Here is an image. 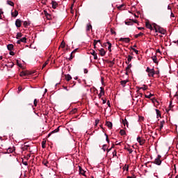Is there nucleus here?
Listing matches in <instances>:
<instances>
[{"mask_svg": "<svg viewBox=\"0 0 178 178\" xmlns=\"http://www.w3.org/2000/svg\"><path fill=\"white\" fill-rule=\"evenodd\" d=\"M147 73H148L149 77H154V75L155 74V71L154 69H150L149 67H147L146 69Z\"/></svg>", "mask_w": 178, "mask_h": 178, "instance_id": "obj_1", "label": "nucleus"}, {"mask_svg": "<svg viewBox=\"0 0 178 178\" xmlns=\"http://www.w3.org/2000/svg\"><path fill=\"white\" fill-rule=\"evenodd\" d=\"M161 158H162V156L161 155H158L157 158L155 159L153 163H155V165H158L159 166L162 163V161H161Z\"/></svg>", "mask_w": 178, "mask_h": 178, "instance_id": "obj_2", "label": "nucleus"}, {"mask_svg": "<svg viewBox=\"0 0 178 178\" xmlns=\"http://www.w3.org/2000/svg\"><path fill=\"white\" fill-rule=\"evenodd\" d=\"M137 141L139 143L140 145H143V144L145 143V139H141V137L138 136L137 138Z\"/></svg>", "mask_w": 178, "mask_h": 178, "instance_id": "obj_3", "label": "nucleus"}, {"mask_svg": "<svg viewBox=\"0 0 178 178\" xmlns=\"http://www.w3.org/2000/svg\"><path fill=\"white\" fill-rule=\"evenodd\" d=\"M15 26L19 29V27H22V21L19 19H17L15 21Z\"/></svg>", "mask_w": 178, "mask_h": 178, "instance_id": "obj_4", "label": "nucleus"}, {"mask_svg": "<svg viewBox=\"0 0 178 178\" xmlns=\"http://www.w3.org/2000/svg\"><path fill=\"white\" fill-rule=\"evenodd\" d=\"M159 27V33H160V34H166V30L163 29V28H161V26H158Z\"/></svg>", "mask_w": 178, "mask_h": 178, "instance_id": "obj_5", "label": "nucleus"}, {"mask_svg": "<svg viewBox=\"0 0 178 178\" xmlns=\"http://www.w3.org/2000/svg\"><path fill=\"white\" fill-rule=\"evenodd\" d=\"M99 54L101 55V56H105V55L106 54V51H105V49H104L102 48L99 49Z\"/></svg>", "mask_w": 178, "mask_h": 178, "instance_id": "obj_6", "label": "nucleus"}, {"mask_svg": "<svg viewBox=\"0 0 178 178\" xmlns=\"http://www.w3.org/2000/svg\"><path fill=\"white\" fill-rule=\"evenodd\" d=\"M105 95V91L104 90V87H101L100 88V93L98 95L99 98H101V97H102V95Z\"/></svg>", "mask_w": 178, "mask_h": 178, "instance_id": "obj_7", "label": "nucleus"}, {"mask_svg": "<svg viewBox=\"0 0 178 178\" xmlns=\"http://www.w3.org/2000/svg\"><path fill=\"white\" fill-rule=\"evenodd\" d=\"M119 41H124V42L129 43L130 42V38H121Z\"/></svg>", "mask_w": 178, "mask_h": 178, "instance_id": "obj_8", "label": "nucleus"}, {"mask_svg": "<svg viewBox=\"0 0 178 178\" xmlns=\"http://www.w3.org/2000/svg\"><path fill=\"white\" fill-rule=\"evenodd\" d=\"M122 124H124V126H127V127H129V122H127V120L126 118L122 120Z\"/></svg>", "mask_w": 178, "mask_h": 178, "instance_id": "obj_9", "label": "nucleus"}, {"mask_svg": "<svg viewBox=\"0 0 178 178\" xmlns=\"http://www.w3.org/2000/svg\"><path fill=\"white\" fill-rule=\"evenodd\" d=\"M51 5H52L53 9H56V8H58V3L55 1H51Z\"/></svg>", "mask_w": 178, "mask_h": 178, "instance_id": "obj_10", "label": "nucleus"}, {"mask_svg": "<svg viewBox=\"0 0 178 178\" xmlns=\"http://www.w3.org/2000/svg\"><path fill=\"white\" fill-rule=\"evenodd\" d=\"M91 55H92V56H94V59L95 60H97V59H98V56H97V53L94 51L92 50V52H90Z\"/></svg>", "mask_w": 178, "mask_h": 178, "instance_id": "obj_11", "label": "nucleus"}, {"mask_svg": "<svg viewBox=\"0 0 178 178\" xmlns=\"http://www.w3.org/2000/svg\"><path fill=\"white\" fill-rule=\"evenodd\" d=\"M106 125L107 126V127L111 130L112 129V126H113V124L111 122H109V121H107L106 122Z\"/></svg>", "mask_w": 178, "mask_h": 178, "instance_id": "obj_12", "label": "nucleus"}, {"mask_svg": "<svg viewBox=\"0 0 178 178\" xmlns=\"http://www.w3.org/2000/svg\"><path fill=\"white\" fill-rule=\"evenodd\" d=\"M145 26L147 29H149V30H154V28H152V25H151L149 22H146Z\"/></svg>", "mask_w": 178, "mask_h": 178, "instance_id": "obj_13", "label": "nucleus"}, {"mask_svg": "<svg viewBox=\"0 0 178 178\" xmlns=\"http://www.w3.org/2000/svg\"><path fill=\"white\" fill-rule=\"evenodd\" d=\"M127 83H129V81L127 80H124L120 81V84L121 86H122V87H126V84H127Z\"/></svg>", "mask_w": 178, "mask_h": 178, "instance_id": "obj_14", "label": "nucleus"}, {"mask_svg": "<svg viewBox=\"0 0 178 178\" xmlns=\"http://www.w3.org/2000/svg\"><path fill=\"white\" fill-rule=\"evenodd\" d=\"M151 59H152L154 63H158V58H156V56H152Z\"/></svg>", "mask_w": 178, "mask_h": 178, "instance_id": "obj_15", "label": "nucleus"}, {"mask_svg": "<svg viewBox=\"0 0 178 178\" xmlns=\"http://www.w3.org/2000/svg\"><path fill=\"white\" fill-rule=\"evenodd\" d=\"M14 48V46L13 44H9L7 45V49H8V51H12Z\"/></svg>", "mask_w": 178, "mask_h": 178, "instance_id": "obj_16", "label": "nucleus"}, {"mask_svg": "<svg viewBox=\"0 0 178 178\" xmlns=\"http://www.w3.org/2000/svg\"><path fill=\"white\" fill-rule=\"evenodd\" d=\"M44 15H45L46 19H47V20H51V15H49L45 10H44Z\"/></svg>", "mask_w": 178, "mask_h": 178, "instance_id": "obj_17", "label": "nucleus"}, {"mask_svg": "<svg viewBox=\"0 0 178 178\" xmlns=\"http://www.w3.org/2000/svg\"><path fill=\"white\" fill-rule=\"evenodd\" d=\"M107 44L108 45V50L109 51V52H112V43L110 42H107Z\"/></svg>", "mask_w": 178, "mask_h": 178, "instance_id": "obj_18", "label": "nucleus"}, {"mask_svg": "<svg viewBox=\"0 0 178 178\" xmlns=\"http://www.w3.org/2000/svg\"><path fill=\"white\" fill-rule=\"evenodd\" d=\"M163 124H165V120L161 121L160 122V128H159V131H161V130H162V129H163Z\"/></svg>", "mask_w": 178, "mask_h": 178, "instance_id": "obj_19", "label": "nucleus"}, {"mask_svg": "<svg viewBox=\"0 0 178 178\" xmlns=\"http://www.w3.org/2000/svg\"><path fill=\"white\" fill-rule=\"evenodd\" d=\"M65 80L67 81H70V80H72V76H70V74L65 75Z\"/></svg>", "mask_w": 178, "mask_h": 178, "instance_id": "obj_20", "label": "nucleus"}, {"mask_svg": "<svg viewBox=\"0 0 178 178\" xmlns=\"http://www.w3.org/2000/svg\"><path fill=\"white\" fill-rule=\"evenodd\" d=\"M11 15L13 17H17V15H19V12L15 10L14 13H11Z\"/></svg>", "mask_w": 178, "mask_h": 178, "instance_id": "obj_21", "label": "nucleus"}, {"mask_svg": "<svg viewBox=\"0 0 178 178\" xmlns=\"http://www.w3.org/2000/svg\"><path fill=\"white\" fill-rule=\"evenodd\" d=\"M109 67H113V65H115V59L113 60L109 61Z\"/></svg>", "mask_w": 178, "mask_h": 178, "instance_id": "obj_22", "label": "nucleus"}, {"mask_svg": "<svg viewBox=\"0 0 178 178\" xmlns=\"http://www.w3.org/2000/svg\"><path fill=\"white\" fill-rule=\"evenodd\" d=\"M22 37H23V34H22V33H18L16 35L17 40H20V38H22Z\"/></svg>", "mask_w": 178, "mask_h": 178, "instance_id": "obj_23", "label": "nucleus"}, {"mask_svg": "<svg viewBox=\"0 0 178 178\" xmlns=\"http://www.w3.org/2000/svg\"><path fill=\"white\" fill-rule=\"evenodd\" d=\"M27 74H29V73H27L26 72L22 71V72H20L19 76L21 77H23V76H27Z\"/></svg>", "mask_w": 178, "mask_h": 178, "instance_id": "obj_24", "label": "nucleus"}, {"mask_svg": "<svg viewBox=\"0 0 178 178\" xmlns=\"http://www.w3.org/2000/svg\"><path fill=\"white\" fill-rule=\"evenodd\" d=\"M156 118H161V111L158 109H156Z\"/></svg>", "mask_w": 178, "mask_h": 178, "instance_id": "obj_25", "label": "nucleus"}, {"mask_svg": "<svg viewBox=\"0 0 178 178\" xmlns=\"http://www.w3.org/2000/svg\"><path fill=\"white\" fill-rule=\"evenodd\" d=\"M7 3L10 6H15V3H13V1H7Z\"/></svg>", "mask_w": 178, "mask_h": 178, "instance_id": "obj_26", "label": "nucleus"}, {"mask_svg": "<svg viewBox=\"0 0 178 178\" xmlns=\"http://www.w3.org/2000/svg\"><path fill=\"white\" fill-rule=\"evenodd\" d=\"M79 173L81 175H83V176H84V174L86 173V172L84 171V170H83V168H81V167H79Z\"/></svg>", "mask_w": 178, "mask_h": 178, "instance_id": "obj_27", "label": "nucleus"}, {"mask_svg": "<svg viewBox=\"0 0 178 178\" xmlns=\"http://www.w3.org/2000/svg\"><path fill=\"white\" fill-rule=\"evenodd\" d=\"M120 134L121 136H126V131H124V129H121V130L120 131Z\"/></svg>", "mask_w": 178, "mask_h": 178, "instance_id": "obj_28", "label": "nucleus"}, {"mask_svg": "<svg viewBox=\"0 0 178 178\" xmlns=\"http://www.w3.org/2000/svg\"><path fill=\"white\" fill-rule=\"evenodd\" d=\"M60 127H58L57 129H54V131H52L51 132V134H54V133H58L59 132V129H60Z\"/></svg>", "mask_w": 178, "mask_h": 178, "instance_id": "obj_29", "label": "nucleus"}, {"mask_svg": "<svg viewBox=\"0 0 178 178\" xmlns=\"http://www.w3.org/2000/svg\"><path fill=\"white\" fill-rule=\"evenodd\" d=\"M20 41H21V42L26 43L27 42V38L26 37H24V38L20 39Z\"/></svg>", "mask_w": 178, "mask_h": 178, "instance_id": "obj_30", "label": "nucleus"}, {"mask_svg": "<svg viewBox=\"0 0 178 178\" xmlns=\"http://www.w3.org/2000/svg\"><path fill=\"white\" fill-rule=\"evenodd\" d=\"M91 29H92V26H91V24H88L86 27V31H90Z\"/></svg>", "mask_w": 178, "mask_h": 178, "instance_id": "obj_31", "label": "nucleus"}, {"mask_svg": "<svg viewBox=\"0 0 178 178\" xmlns=\"http://www.w3.org/2000/svg\"><path fill=\"white\" fill-rule=\"evenodd\" d=\"M65 45H66V43L65 42V41L63 40L60 45V48H65Z\"/></svg>", "mask_w": 178, "mask_h": 178, "instance_id": "obj_32", "label": "nucleus"}, {"mask_svg": "<svg viewBox=\"0 0 178 178\" xmlns=\"http://www.w3.org/2000/svg\"><path fill=\"white\" fill-rule=\"evenodd\" d=\"M148 87L146 85H143V87L139 88V90H143L145 91V90H147Z\"/></svg>", "mask_w": 178, "mask_h": 178, "instance_id": "obj_33", "label": "nucleus"}, {"mask_svg": "<svg viewBox=\"0 0 178 178\" xmlns=\"http://www.w3.org/2000/svg\"><path fill=\"white\" fill-rule=\"evenodd\" d=\"M93 41H94V42H93L94 49H97V44H98V42L97 40H94Z\"/></svg>", "mask_w": 178, "mask_h": 178, "instance_id": "obj_34", "label": "nucleus"}, {"mask_svg": "<svg viewBox=\"0 0 178 178\" xmlns=\"http://www.w3.org/2000/svg\"><path fill=\"white\" fill-rule=\"evenodd\" d=\"M143 35H144V33L140 32L138 34L135 35V38H137L138 37H141Z\"/></svg>", "mask_w": 178, "mask_h": 178, "instance_id": "obj_35", "label": "nucleus"}, {"mask_svg": "<svg viewBox=\"0 0 178 178\" xmlns=\"http://www.w3.org/2000/svg\"><path fill=\"white\" fill-rule=\"evenodd\" d=\"M169 108H170V109H166V112L168 113H169V111H170V109L172 108H173V106L172 105V101L170 102V104H169Z\"/></svg>", "mask_w": 178, "mask_h": 178, "instance_id": "obj_36", "label": "nucleus"}, {"mask_svg": "<svg viewBox=\"0 0 178 178\" xmlns=\"http://www.w3.org/2000/svg\"><path fill=\"white\" fill-rule=\"evenodd\" d=\"M154 30L156 33H159V27L154 24Z\"/></svg>", "mask_w": 178, "mask_h": 178, "instance_id": "obj_37", "label": "nucleus"}, {"mask_svg": "<svg viewBox=\"0 0 178 178\" xmlns=\"http://www.w3.org/2000/svg\"><path fill=\"white\" fill-rule=\"evenodd\" d=\"M124 149H127L129 152V154H131L133 152V149H130L129 147H124Z\"/></svg>", "mask_w": 178, "mask_h": 178, "instance_id": "obj_38", "label": "nucleus"}, {"mask_svg": "<svg viewBox=\"0 0 178 178\" xmlns=\"http://www.w3.org/2000/svg\"><path fill=\"white\" fill-rule=\"evenodd\" d=\"M123 8H124V4H122V5H120V6L118 7V9H119L120 10H123Z\"/></svg>", "mask_w": 178, "mask_h": 178, "instance_id": "obj_39", "label": "nucleus"}, {"mask_svg": "<svg viewBox=\"0 0 178 178\" xmlns=\"http://www.w3.org/2000/svg\"><path fill=\"white\" fill-rule=\"evenodd\" d=\"M134 23V21H131V22H125L126 24H128V26H131Z\"/></svg>", "mask_w": 178, "mask_h": 178, "instance_id": "obj_40", "label": "nucleus"}, {"mask_svg": "<svg viewBox=\"0 0 178 178\" xmlns=\"http://www.w3.org/2000/svg\"><path fill=\"white\" fill-rule=\"evenodd\" d=\"M42 163H43V165H44V166H48L49 162H48V161H47V160H44V161H42Z\"/></svg>", "mask_w": 178, "mask_h": 178, "instance_id": "obj_41", "label": "nucleus"}, {"mask_svg": "<svg viewBox=\"0 0 178 178\" xmlns=\"http://www.w3.org/2000/svg\"><path fill=\"white\" fill-rule=\"evenodd\" d=\"M145 98L149 99V98H151V97H154V94L150 93L149 95H145Z\"/></svg>", "mask_w": 178, "mask_h": 178, "instance_id": "obj_42", "label": "nucleus"}, {"mask_svg": "<svg viewBox=\"0 0 178 178\" xmlns=\"http://www.w3.org/2000/svg\"><path fill=\"white\" fill-rule=\"evenodd\" d=\"M37 104H38V100H37V99H35L33 101L34 106H37Z\"/></svg>", "mask_w": 178, "mask_h": 178, "instance_id": "obj_43", "label": "nucleus"}, {"mask_svg": "<svg viewBox=\"0 0 178 178\" xmlns=\"http://www.w3.org/2000/svg\"><path fill=\"white\" fill-rule=\"evenodd\" d=\"M131 59H133V56L129 55L127 58L128 62H131Z\"/></svg>", "mask_w": 178, "mask_h": 178, "instance_id": "obj_44", "label": "nucleus"}, {"mask_svg": "<svg viewBox=\"0 0 178 178\" xmlns=\"http://www.w3.org/2000/svg\"><path fill=\"white\" fill-rule=\"evenodd\" d=\"M102 149L105 152V151H106V149H107V145H104L103 147H102Z\"/></svg>", "mask_w": 178, "mask_h": 178, "instance_id": "obj_45", "label": "nucleus"}, {"mask_svg": "<svg viewBox=\"0 0 178 178\" xmlns=\"http://www.w3.org/2000/svg\"><path fill=\"white\" fill-rule=\"evenodd\" d=\"M132 51H134V52L136 53V55H138V54H139L138 50H137V49H132Z\"/></svg>", "mask_w": 178, "mask_h": 178, "instance_id": "obj_46", "label": "nucleus"}, {"mask_svg": "<svg viewBox=\"0 0 178 178\" xmlns=\"http://www.w3.org/2000/svg\"><path fill=\"white\" fill-rule=\"evenodd\" d=\"M106 136V141H107V143H109V137L108 136V134H105Z\"/></svg>", "mask_w": 178, "mask_h": 178, "instance_id": "obj_47", "label": "nucleus"}, {"mask_svg": "<svg viewBox=\"0 0 178 178\" xmlns=\"http://www.w3.org/2000/svg\"><path fill=\"white\" fill-rule=\"evenodd\" d=\"M111 34H114L115 35H116V32L113 29H111Z\"/></svg>", "mask_w": 178, "mask_h": 178, "instance_id": "obj_48", "label": "nucleus"}, {"mask_svg": "<svg viewBox=\"0 0 178 178\" xmlns=\"http://www.w3.org/2000/svg\"><path fill=\"white\" fill-rule=\"evenodd\" d=\"M24 26L25 27H27V26H29V22H27V21H24Z\"/></svg>", "mask_w": 178, "mask_h": 178, "instance_id": "obj_49", "label": "nucleus"}, {"mask_svg": "<svg viewBox=\"0 0 178 178\" xmlns=\"http://www.w3.org/2000/svg\"><path fill=\"white\" fill-rule=\"evenodd\" d=\"M30 147L29 145H24V147H23V149H29V148Z\"/></svg>", "mask_w": 178, "mask_h": 178, "instance_id": "obj_50", "label": "nucleus"}, {"mask_svg": "<svg viewBox=\"0 0 178 178\" xmlns=\"http://www.w3.org/2000/svg\"><path fill=\"white\" fill-rule=\"evenodd\" d=\"M2 15H3V11H2L1 9H0V19H2Z\"/></svg>", "mask_w": 178, "mask_h": 178, "instance_id": "obj_51", "label": "nucleus"}, {"mask_svg": "<svg viewBox=\"0 0 178 178\" xmlns=\"http://www.w3.org/2000/svg\"><path fill=\"white\" fill-rule=\"evenodd\" d=\"M107 45H108V42H105L103 44H101V47H107Z\"/></svg>", "mask_w": 178, "mask_h": 178, "instance_id": "obj_52", "label": "nucleus"}, {"mask_svg": "<svg viewBox=\"0 0 178 178\" xmlns=\"http://www.w3.org/2000/svg\"><path fill=\"white\" fill-rule=\"evenodd\" d=\"M42 148H45V141L42 142Z\"/></svg>", "mask_w": 178, "mask_h": 178, "instance_id": "obj_53", "label": "nucleus"}, {"mask_svg": "<svg viewBox=\"0 0 178 178\" xmlns=\"http://www.w3.org/2000/svg\"><path fill=\"white\" fill-rule=\"evenodd\" d=\"M48 65V61H46L43 65H42V69H44V67H45V66H47Z\"/></svg>", "mask_w": 178, "mask_h": 178, "instance_id": "obj_54", "label": "nucleus"}, {"mask_svg": "<svg viewBox=\"0 0 178 178\" xmlns=\"http://www.w3.org/2000/svg\"><path fill=\"white\" fill-rule=\"evenodd\" d=\"M73 58H74V56H73V54L71 53L69 60H72V59H73Z\"/></svg>", "mask_w": 178, "mask_h": 178, "instance_id": "obj_55", "label": "nucleus"}, {"mask_svg": "<svg viewBox=\"0 0 178 178\" xmlns=\"http://www.w3.org/2000/svg\"><path fill=\"white\" fill-rule=\"evenodd\" d=\"M118 154V152H116V150H114L113 152V156H116V154Z\"/></svg>", "mask_w": 178, "mask_h": 178, "instance_id": "obj_56", "label": "nucleus"}, {"mask_svg": "<svg viewBox=\"0 0 178 178\" xmlns=\"http://www.w3.org/2000/svg\"><path fill=\"white\" fill-rule=\"evenodd\" d=\"M22 86H19L18 87V94H19V92H20V91H22Z\"/></svg>", "mask_w": 178, "mask_h": 178, "instance_id": "obj_57", "label": "nucleus"}, {"mask_svg": "<svg viewBox=\"0 0 178 178\" xmlns=\"http://www.w3.org/2000/svg\"><path fill=\"white\" fill-rule=\"evenodd\" d=\"M77 51H79V49H75L74 51H72V54H76Z\"/></svg>", "mask_w": 178, "mask_h": 178, "instance_id": "obj_58", "label": "nucleus"}, {"mask_svg": "<svg viewBox=\"0 0 178 178\" xmlns=\"http://www.w3.org/2000/svg\"><path fill=\"white\" fill-rule=\"evenodd\" d=\"M152 102H158V100H156V99H155V98H152Z\"/></svg>", "mask_w": 178, "mask_h": 178, "instance_id": "obj_59", "label": "nucleus"}, {"mask_svg": "<svg viewBox=\"0 0 178 178\" xmlns=\"http://www.w3.org/2000/svg\"><path fill=\"white\" fill-rule=\"evenodd\" d=\"M10 55H11L12 56H15V52L10 51Z\"/></svg>", "mask_w": 178, "mask_h": 178, "instance_id": "obj_60", "label": "nucleus"}, {"mask_svg": "<svg viewBox=\"0 0 178 178\" xmlns=\"http://www.w3.org/2000/svg\"><path fill=\"white\" fill-rule=\"evenodd\" d=\"M84 73H85V74H87V73H88V70L84 69Z\"/></svg>", "mask_w": 178, "mask_h": 178, "instance_id": "obj_61", "label": "nucleus"}, {"mask_svg": "<svg viewBox=\"0 0 178 178\" xmlns=\"http://www.w3.org/2000/svg\"><path fill=\"white\" fill-rule=\"evenodd\" d=\"M23 165H25V166H27L29 163H27V161H24L23 162Z\"/></svg>", "mask_w": 178, "mask_h": 178, "instance_id": "obj_62", "label": "nucleus"}, {"mask_svg": "<svg viewBox=\"0 0 178 178\" xmlns=\"http://www.w3.org/2000/svg\"><path fill=\"white\" fill-rule=\"evenodd\" d=\"M138 30H144V27H138Z\"/></svg>", "mask_w": 178, "mask_h": 178, "instance_id": "obj_63", "label": "nucleus"}, {"mask_svg": "<svg viewBox=\"0 0 178 178\" xmlns=\"http://www.w3.org/2000/svg\"><path fill=\"white\" fill-rule=\"evenodd\" d=\"M170 17H175V14H173V13H171Z\"/></svg>", "mask_w": 178, "mask_h": 178, "instance_id": "obj_64", "label": "nucleus"}]
</instances>
